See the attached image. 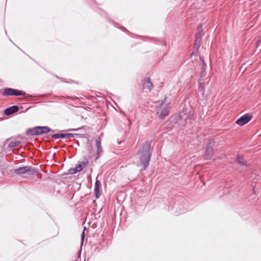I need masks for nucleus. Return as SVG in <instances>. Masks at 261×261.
I'll return each instance as SVG.
<instances>
[{
  "label": "nucleus",
  "instance_id": "3",
  "mask_svg": "<svg viewBox=\"0 0 261 261\" xmlns=\"http://www.w3.org/2000/svg\"><path fill=\"white\" fill-rule=\"evenodd\" d=\"M35 168L30 166H25L14 169V172L17 175L27 174L29 176H33L37 173Z\"/></svg>",
  "mask_w": 261,
  "mask_h": 261
},
{
  "label": "nucleus",
  "instance_id": "12",
  "mask_svg": "<svg viewBox=\"0 0 261 261\" xmlns=\"http://www.w3.org/2000/svg\"><path fill=\"white\" fill-rule=\"evenodd\" d=\"M101 184L100 181L98 180L97 179L96 180L95 185H94V194L95 197L96 199L98 198L101 193L99 191L100 189L101 188Z\"/></svg>",
  "mask_w": 261,
  "mask_h": 261
},
{
  "label": "nucleus",
  "instance_id": "17",
  "mask_svg": "<svg viewBox=\"0 0 261 261\" xmlns=\"http://www.w3.org/2000/svg\"><path fill=\"white\" fill-rule=\"evenodd\" d=\"M74 136H76V137H80V138H86V137L85 134H71V133L65 134V138H66V137L73 138Z\"/></svg>",
  "mask_w": 261,
  "mask_h": 261
},
{
  "label": "nucleus",
  "instance_id": "10",
  "mask_svg": "<svg viewBox=\"0 0 261 261\" xmlns=\"http://www.w3.org/2000/svg\"><path fill=\"white\" fill-rule=\"evenodd\" d=\"M19 110V107L18 106L14 105L11 106L9 108H6L5 111V114L6 116L11 115L16 112H17Z\"/></svg>",
  "mask_w": 261,
  "mask_h": 261
},
{
  "label": "nucleus",
  "instance_id": "20",
  "mask_svg": "<svg viewBox=\"0 0 261 261\" xmlns=\"http://www.w3.org/2000/svg\"><path fill=\"white\" fill-rule=\"evenodd\" d=\"M49 136H50L52 138L55 139H64L65 138V134H55L53 135H49Z\"/></svg>",
  "mask_w": 261,
  "mask_h": 261
},
{
  "label": "nucleus",
  "instance_id": "7",
  "mask_svg": "<svg viewBox=\"0 0 261 261\" xmlns=\"http://www.w3.org/2000/svg\"><path fill=\"white\" fill-rule=\"evenodd\" d=\"M252 116L249 113L245 114V115L239 118L236 122V124L239 126H243L247 124L251 119Z\"/></svg>",
  "mask_w": 261,
  "mask_h": 261
},
{
  "label": "nucleus",
  "instance_id": "14",
  "mask_svg": "<svg viewBox=\"0 0 261 261\" xmlns=\"http://www.w3.org/2000/svg\"><path fill=\"white\" fill-rule=\"evenodd\" d=\"M88 163V162L87 160H86V161L85 162H81L80 163H79L75 166V168L77 172H80L83 169V168H85L87 166Z\"/></svg>",
  "mask_w": 261,
  "mask_h": 261
},
{
  "label": "nucleus",
  "instance_id": "22",
  "mask_svg": "<svg viewBox=\"0 0 261 261\" xmlns=\"http://www.w3.org/2000/svg\"><path fill=\"white\" fill-rule=\"evenodd\" d=\"M200 61L202 62V70H205L206 67V64L204 62V58L202 57H200Z\"/></svg>",
  "mask_w": 261,
  "mask_h": 261
},
{
  "label": "nucleus",
  "instance_id": "6",
  "mask_svg": "<svg viewBox=\"0 0 261 261\" xmlns=\"http://www.w3.org/2000/svg\"><path fill=\"white\" fill-rule=\"evenodd\" d=\"M194 115L193 112L189 110L187 108H183L182 110L179 113V117L180 119H184L187 121L188 119H193Z\"/></svg>",
  "mask_w": 261,
  "mask_h": 261
},
{
  "label": "nucleus",
  "instance_id": "16",
  "mask_svg": "<svg viewBox=\"0 0 261 261\" xmlns=\"http://www.w3.org/2000/svg\"><path fill=\"white\" fill-rule=\"evenodd\" d=\"M197 30V32L195 35V38L202 39V34L203 32V30H202V25L201 23H200L198 24Z\"/></svg>",
  "mask_w": 261,
  "mask_h": 261
},
{
  "label": "nucleus",
  "instance_id": "25",
  "mask_svg": "<svg viewBox=\"0 0 261 261\" xmlns=\"http://www.w3.org/2000/svg\"><path fill=\"white\" fill-rule=\"evenodd\" d=\"M83 127H79L78 128H71V129H69L68 130V131H70V132H75V131H77L79 130H80L81 129H82Z\"/></svg>",
  "mask_w": 261,
  "mask_h": 261
},
{
  "label": "nucleus",
  "instance_id": "8",
  "mask_svg": "<svg viewBox=\"0 0 261 261\" xmlns=\"http://www.w3.org/2000/svg\"><path fill=\"white\" fill-rule=\"evenodd\" d=\"M37 130L38 131V135H40L42 134H46L49 132H55V130L51 129L49 127L47 126H36Z\"/></svg>",
  "mask_w": 261,
  "mask_h": 261
},
{
  "label": "nucleus",
  "instance_id": "9",
  "mask_svg": "<svg viewBox=\"0 0 261 261\" xmlns=\"http://www.w3.org/2000/svg\"><path fill=\"white\" fill-rule=\"evenodd\" d=\"M142 84L143 89H148L149 91H151L153 88V85L149 77L143 80L142 81Z\"/></svg>",
  "mask_w": 261,
  "mask_h": 261
},
{
  "label": "nucleus",
  "instance_id": "11",
  "mask_svg": "<svg viewBox=\"0 0 261 261\" xmlns=\"http://www.w3.org/2000/svg\"><path fill=\"white\" fill-rule=\"evenodd\" d=\"M101 139L100 138H98L96 141V154L97 156L96 158V160H97L99 159V158L100 156V154L103 152V150L101 146Z\"/></svg>",
  "mask_w": 261,
  "mask_h": 261
},
{
  "label": "nucleus",
  "instance_id": "15",
  "mask_svg": "<svg viewBox=\"0 0 261 261\" xmlns=\"http://www.w3.org/2000/svg\"><path fill=\"white\" fill-rule=\"evenodd\" d=\"M25 134L28 136H38V131L37 130L36 126L29 128L27 130Z\"/></svg>",
  "mask_w": 261,
  "mask_h": 261
},
{
  "label": "nucleus",
  "instance_id": "21",
  "mask_svg": "<svg viewBox=\"0 0 261 261\" xmlns=\"http://www.w3.org/2000/svg\"><path fill=\"white\" fill-rule=\"evenodd\" d=\"M20 143H21V142L19 141H12L9 144L8 147L11 148H14L17 146L19 145L20 144Z\"/></svg>",
  "mask_w": 261,
  "mask_h": 261
},
{
  "label": "nucleus",
  "instance_id": "2",
  "mask_svg": "<svg viewBox=\"0 0 261 261\" xmlns=\"http://www.w3.org/2000/svg\"><path fill=\"white\" fill-rule=\"evenodd\" d=\"M167 96L163 100L155 102L156 104V115L160 119H164L170 113V102H167Z\"/></svg>",
  "mask_w": 261,
  "mask_h": 261
},
{
  "label": "nucleus",
  "instance_id": "5",
  "mask_svg": "<svg viewBox=\"0 0 261 261\" xmlns=\"http://www.w3.org/2000/svg\"><path fill=\"white\" fill-rule=\"evenodd\" d=\"M214 140L211 139L209 140L208 144L206 146L205 153L203 155V158L204 160H209L212 159L214 152V149L210 145L214 143Z\"/></svg>",
  "mask_w": 261,
  "mask_h": 261
},
{
  "label": "nucleus",
  "instance_id": "4",
  "mask_svg": "<svg viewBox=\"0 0 261 261\" xmlns=\"http://www.w3.org/2000/svg\"><path fill=\"white\" fill-rule=\"evenodd\" d=\"M3 96H25L26 97H32V96L29 94H26L25 92L23 91L19 90L18 89H13L11 88H6L4 92L2 93Z\"/></svg>",
  "mask_w": 261,
  "mask_h": 261
},
{
  "label": "nucleus",
  "instance_id": "26",
  "mask_svg": "<svg viewBox=\"0 0 261 261\" xmlns=\"http://www.w3.org/2000/svg\"><path fill=\"white\" fill-rule=\"evenodd\" d=\"M88 150L89 152V153H91L92 152V146L90 145L89 143H88Z\"/></svg>",
  "mask_w": 261,
  "mask_h": 261
},
{
  "label": "nucleus",
  "instance_id": "13",
  "mask_svg": "<svg viewBox=\"0 0 261 261\" xmlns=\"http://www.w3.org/2000/svg\"><path fill=\"white\" fill-rule=\"evenodd\" d=\"M201 39L195 38V43H194V48L196 49V51L194 53L193 52L191 54L192 56L195 55H196L198 54V50L199 48L201 45Z\"/></svg>",
  "mask_w": 261,
  "mask_h": 261
},
{
  "label": "nucleus",
  "instance_id": "23",
  "mask_svg": "<svg viewBox=\"0 0 261 261\" xmlns=\"http://www.w3.org/2000/svg\"><path fill=\"white\" fill-rule=\"evenodd\" d=\"M68 172L70 174H73L77 172L75 168H71L68 170Z\"/></svg>",
  "mask_w": 261,
  "mask_h": 261
},
{
  "label": "nucleus",
  "instance_id": "24",
  "mask_svg": "<svg viewBox=\"0 0 261 261\" xmlns=\"http://www.w3.org/2000/svg\"><path fill=\"white\" fill-rule=\"evenodd\" d=\"M84 239H85V232H84V230L81 234V247L83 245Z\"/></svg>",
  "mask_w": 261,
  "mask_h": 261
},
{
  "label": "nucleus",
  "instance_id": "1",
  "mask_svg": "<svg viewBox=\"0 0 261 261\" xmlns=\"http://www.w3.org/2000/svg\"><path fill=\"white\" fill-rule=\"evenodd\" d=\"M152 147L150 143L146 141L138 151L139 161L142 166V170H145L148 166L152 152Z\"/></svg>",
  "mask_w": 261,
  "mask_h": 261
},
{
  "label": "nucleus",
  "instance_id": "19",
  "mask_svg": "<svg viewBox=\"0 0 261 261\" xmlns=\"http://www.w3.org/2000/svg\"><path fill=\"white\" fill-rule=\"evenodd\" d=\"M203 77H204V75H202L199 79V82H198V88H199V89H200L202 91V94L204 93V83L203 82Z\"/></svg>",
  "mask_w": 261,
  "mask_h": 261
},
{
  "label": "nucleus",
  "instance_id": "18",
  "mask_svg": "<svg viewBox=\"0 0 261 261\" xmlns=\"http://www.w3.org/2000/svg\"><path fill=\"white\" fill-rule=\"evenodd\" d=\"M237 161L239 164L242 166H247V162L240 155H238L237 157Z\"/></svg>",
  "mask_w": 261,
  "mask_h": 261
}]
</instances>
